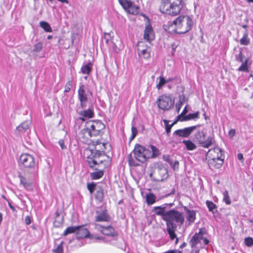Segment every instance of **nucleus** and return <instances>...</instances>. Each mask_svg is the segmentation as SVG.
I'll return each mask as SVG.
<instances>
[{
    "label": "nucleus",
    "mask_w": 253,
    "mask_h": 253,
    "mask_svg": "<svg viewBox=\"0 0 253 253\" xmlns=\"http://www.w3.org/2000/svg\"><path fill=\"white\" fill-rule=\"evenodd\" d=\"M80 114L83 117L80 118V119L83 121H84L85 119L92 118L94 115V113L92 110H91L90 108H89L87 110L81 111Z\"/></svg>",
    "instance_id": "obj_22"
},
{
    "label": "nucleus",
    "mask_w": 253,
    "mask_h": 253,
    "mask_svg": "<svg viewBox=\"0 0 253 253\" xmlns=\"http://www.w3.org/2000/svg\"><path fill=\"white\" fill-rule=\"evenodd\" d=\"M240 42L241 44L247 45L250 43V39L248 38V34L247 31L244 33L243 38L240 40Z\"/></svg>",
    "instance_id": "obj_32"
},
{
    "label": "nucleus",
    "mask_w": 253,
    "mask_h": 253,
    "mask_svg": "<svg viewBox=\"0 0 253 253\" xmlns=\"http://www.w3.org/2000/svg\"><path fill=\"white\" fill-rule=\"evenodd\" d=\"M168 161L170 164L171 168L174 169H178L179 166V162L175 161L173 163L172 161H169L168 160H166Z\"/></svg>",
    "instance_id": "obj_47"
},
{
    "label": "nucleus",
    "mask_w": 253,
    "mask_h": 253,
    "mask_svg": "<svg viewBox=\"0 0 253 253\" xmlns=\"http://www.w3.org/2000/svg\"><path fill=\"white\" fill-rule=\"evenodd\" d=\"M139 54L143 55L144 58H148L150 56L149 53H148L146 49H143L140 51Z\"/></svg>",
    "instance_id": "obj_51"
},
{
    "label": "nucleus",
    "mask_w": 253,
    "mask_h": 253,
    "mask_svg": "<svg viewBox=\"0 0 253 253\" xmlns=\"http://www.w3.org/2000/svg\"><path fill=\"white\" fill-rule=\"evenodd\" d=\"M95 228L100 231L103 234L107 236L115 237L117 235V233L115 231L113 227L108 226L103 227L100 224H96Z\"/></svg>",
    "instance_id": "obj_13"
},
{
    "label": "nucleus",
    "mask_w": 253,
    "mask_h": 253,
    "mask_svg": "<svg viewBox=\"0 0 253 253\" xmlns=\"http://www.w3.org/2000/svg\"><path fill=\"white\" fill-rule=\"evenodd\" d=\"M95 216V221L97 222H108L110 220V217L106 211H103L101 212H96Z\"/></svg>",
    "instance_id": "obj_16"
},
{
    "label": "nucleus",
    "mask_w": 253,
    "mask_h": 253,
    "mask_svg": "<svg viewBox=\"0 0 253 253\" xmlns=\"http://www.w3.org/2000/svg\"><path fill=\"white\" fill-rule=\"evenodd\" d=\"M105 148V143H97L94 150H90L91 154L90 156L94 159L97 160L98 161H100V157L105 156V154L104 152V150Z\"/></svg>",
    "instance_id": "obj_10"
},
{
    "label": "nucleus",
    "mask_w": 253,
    "mask_h": 253,
    "mask_svg": "<svg viewBox=\"0 0 253 253\" xmlns=\"http://www.w3.org/2000/svg\"><path fill=\"white\" fill-rule=\"evenodd\" d=\"M42 49V43L41 42L36 43L33 47L32 52L36 53L40 52Z\"/></svg>",
    "instance_id": "obj_36"
},
{
    "label": "nucleus",
    "mask_w": 253,
    "mask_h": 253,
    "mask_svg": "<svg viewBox=\"0 0 253 253\" xmlns=\"http://www.w3.org/2000/svg\"><path fill=\"white\" fill-rule=\"evenodd\" d=\"M199 117V112L198 111L195 112V113L189 114L187 116H186V120H192L196 118H198Z\"/></svg>",
    "instance_id": "obj_44"
},
{
    "label": "nucleus",
    "mask_w": 253,
    "mask_h": 253,
    "mask_svg": "<svg viewBox=\"0 0 253 253\" xmlns=\"http://www.w3.org/2000/svg\"><path fill=\"white\" fill-rule=\"evenodd\" d=\"M92 66V65L90 62L84 65L81 69L82 73L84 74L89 75L91 71Z\"/></svg>",
    "instance_id": "obj_30"
},
{
    "label": "nucleus",
    "mask_w": 253,
    "mask_h": 253,
    "mask_svg": "<svg viewBox=\"0 0 253 253\" xmlns=\"http://www.w3.org/2000/svg\"><path fill=\"white\" fill-rule=\"evenodd\" d=\"M131 131H132V138H134L137 134V129L135 127L132 126L131 128Z\"/></svg>",
    "instance_id": "obj_57"
},
{
    "label": "nucleus",
    "mask_w": 253,
    "mask_h": 253,
    "mask_svg": "<svg viewBox=\"0 0 253 253\" xmlns=\"http://www.w3.org/2000/svg\"><path fill=\"white\" fill-rule=\"evenodd\" d=\"M238 159L242 162H244V158L243 155L242 153H239L237 155Z\"/></svg>",
    "instance_id": "obj_58"
},
{
    "label": "nucleus",
    "mask_w": 253,
    "mask_h": 253,
    "mask_svg": "<svg viewBox=\"0 0 253 253\" xmlns=\"http://www.w3.org/2000/svg\"><path fill=\"white\" fill-rule=\"evenodd\" d=\"M72 84V83L71 81L68 82V83L65 85V90H64L65 92H68L71 90Z\"/></svg>",
    "instance_id": "obj_50"
},
{
    "label": "nucleus",
    "mask_w": 253,
    "mask_h": 253,
    "mask_svg": "<svg viewBox=\"0 0 253 253\" xmlns=\"http://www.w3.org/2000/svg\"><path fill=\"white\" fill-rule=\"evenodd\" d=\"M19 160L23 166L29 170L30 174H35L37 172L38 166L32 155L28 153L22 154Z\"/></svg>",
    "instance_id": "obj_4"
},
{
    "label": "nucleus",
    "mask_w": 253,
    "mask_h": 253,
    "mask_svg": "<svg viewBox=\"0 0 253 253\" xmlns=\"http://www.w3.org/2000/svg\"><path fill=\"white\" fill-rule=\"evenodd\" d=\"M182 7L181 0H163L159 9L162 13L176 15L179 14Z\"/></svg>",
    "instance_id": "obj_2"
},
{
    "label": "nucleus",
    "mask_w": 253,
    "mask_h": 253,
    "mask_svg": "<svg viewBox=\"0 0 253 253\" xmlns=\"http://www.w3.org/2000/svg\"><path fill=\"white\" fill-rule=\"evenodd\" d=\"M167 225V230L168 232L175 231L176 229V225L173 222L169 220H165Z\"/></svg>",
    "instance_id": "obj_28"
},
{
    "label": "nucleus",
    "mask_w": 253,
    "mask_h": 253,
    "mask_svg": "<svg viewBox=\"0 0 253 253\" xmlns=\"http://www.w3.org/2000/svg\"><path fill=\"white\" fill-rule=\"evenodd\" d=\"M206 205L210 211L214 213L215 211H216L217 206L212 202L207 201Z\"/></svg>",
    "instance_id": "obj_33"
},
{
    "label": "nucleus",
    "mask_w": 253,
    "mask_h": 253,
    "mask_svg": "<svg viewBox=\"0 0 253 253\" xmlns=\"http://www.w3.org/2000/svg\"><path fill=\"white\" fill-rule=\"evenodd\" d=\"M103 175V171L102 170L92 172L90 174L91 178L94 180L99 179L102 177Z\"/></svg>",
    "instance_id": "obj_35"
},
{
    "label": "nucleus",
    "mask_w": 253,
    "mask_h": 253,
    "mask_svg": "<svg viewBox=\"0 0 253 253\" xmlns=\"http://www.w3.org/2000/svg\"><path fill=\"white\" fill-rule=\"evenodd\" d=\"M103 161V160L101 159L100 161H98L97 160L93 158L90 156L87 158L86 162L88 164L89 166L92 168L95 165H98L99 163H102Z\"/></svg>",
    "instance_id": "obj_25"
},
{
    "label": "nucleus",
    "mask_w": 253,
    "mask_h": 253,
    "mask_svg": "<svg viewBox=\"0 0 253 253\" xmlns=\"http://www.w3.org/2000/svg\"><path fill=\"white\" fill-rule=\"evenodd\" d=\"M40 26L46 32H51L52 29L49 24L45 21H41L40 23Z\"/></svg>",
    "instance_id": "obj_34"
},
{
    "label": "nucleus",
    "mask_w": 253,
    "mask_h": 253,
    "mask_svg": "<svg viewBox=\"0 0 253 253\" xmlns=\"http://www.w3.org/2000/svg\"><path fill=\"white\" fill-rule=\"evenodd\" d=\"M183 104V100H181V98H180V99L178 101V102L177 103H176L175 105V108H176V112L177 113H179Z\"/></svg>",
    "instance_id": "obj_48"
},
{
    "label": "nucleus",
    "mask_w": 253,
    "mask_h": 253,
    "mask_svg": "<svg viewBox=\"0 0 253 253\" xmlns=\"http://www.w3.org/2000/svg\"><path fill=\"white\" fill-rule=\"evenodd\" d=\"M78 97L80 102L81 106L84 108L86 106L87 97L86 87L83 84H80L78 91Z\"/></svg>",
    "instance_id": "obj_11"
},
{
    "label": "nucleus",
    "mask_w": 253,
    "mask_h": 253,
    "mask_svg": "<svg viewBox=\"0 0 253 253\" xmlns=\"http://www.w3.org/2000/svg\"><path fill=\"white\" fill-rule=\"evenodd\" d=\"M58 143L60 145L62 149H64L66 148V146L64 145V142L63 140L60 139L58 141Z\"/></svg>",
    "instance_id": "obj_55"
},
{
    "label": "nucleus",
    "mask_w": 253,
    "mask_h": 253,
    "mask_svg": "<svg viewBox=\"0 0 253 253\" xmlns=\"http://www.w3.org/2000/svg\"><path fill=\"white\" fill-rule=\"evenodd\" d=\"M30 125V122L29 121H25L17 127L16 131L19 133L25 132L29 129Z\"/></svg>",
    "instance_id": "obj_23"
},
{
    "label": "nucleus",
    "mask_w": 253,
    "mask_h": 253,
    "mask_svg": "<svg viewBox=\"0 0 253 253\" xmlns=\"http://www.w3.org/2000/svg\"><path fill=\"white\" fill-rule=\"evenodd\" d=\"M50 1H52V0H49ZM58 1L63 2V3H68L67 0H58Z\"/></svg>",
    "instance_id": "obj_62"
},
{
    "label": "nucleus",
    "mask_w": 253,
    "mask_h": 253,
    "mask_svg": "<svg viewBox=\"0 0 253 253\" xmlns=\"http://www.w3.org/2000/svg\"><path fill=\"white\" fill-rule=\"evenodd\" d=\"M18 177L20 179V183L25 187V188L28 190H32L31 183L28 182L25 177L21 174H19Z\"/></svg>",
    "instance_id": "obj_24"
},
{
    "label": "nucleus",
    "mask_w": 253,
    "mask_h": 253,
    "mask_svg": "<svg viewBox=\"0 0 253 253\" xmlns=\"http://www.w3.org/2000/svg\"><path fill=\"white\" fill-rule=\"evenodd\" d=\"M242 62V64L239 67L238 70L239 71L248 72V68L251 64V63H249V59L245 58V60Z\"/></svg>",
    "instance_id": "obj_26"
},
{
    "label": "nucleus",
    "mask_w": 253,
    "mask_h": 253,
    "mask_svg": "<svg viewBox=\"0 0 253 253\" xmlns=\"http://www.w3.org/2000/svg\"><path fill=\"white\" fill-rule=\"evenodd\" d=\"M168 233L169 235V237L171 239V240H173L176 238V234H175V231H171L168 232Z\"/></svg>",
    "instance_id": "obj_53"
},
{
    "label": "nucleus",
    "mask_w": 253,
    "mask_h": 253,
    "mask_svg": "<svg viewBox=\"0 0 253 253\" xmlns=\"http://www.w3.org/2000/svg\"><path fill=\"white\" fill-rule=\"evenodd\" d=\"M165 218V220H169L171 222L175 221L181 224L183 223L184 220L183 214L174 210H170L167 211V216Z\"/></svg>",
    "instance_id": "obj_9"
},
{
    "label": "nucleus",
    "mask_w": 253,
    "mask_h": 253,
    "mask_svg": "<svg viewBox=\"0 0 253 253\" xmlns=\"http://www.w3.org/2000/svg\"><path fill=\"white\" fill-rule=\"evenodd\" d=\"M183 143L185 145L186 149L188 150H193L196 148V145L191 140H183Z\"/></svg>",
    "instance_id": "obj_31"
},
{
    "label": "nucleus",
    "mask_w": 253,
    "mask_h": 253,
    "mask_svg": "<svg viewBox=\"0 0 253 253\" xmlns=\"http://www.w3.org/2000/svg\"><path fill=\"white\" fill-rule=\"evenodd\" d=\"M175 189H174V188L172 189L171 191L169 193L167 194V195H166V197H168V196H170L171 195H173L175 193Z\"/></svg>",
    "instance_id": "obj_59"
},
{
    "label": "nucleus",
    "mask_w": 253,
    "mask_h": 253,
    "mask_svg": "<svg viewBox=\"0 0 253 253\" xmlns=\"http://www.w3.org/2000/svg\"><path fill=\"white\" fill-rule=\"evenodd\" d=\"M223 201L227 204L230 205L231 204L230 198L228 194V192L225 190L223 193Z\"/></svg>",
    "instance_id": "obj_38"
},
{
    "label": "nucleus",
    "mask_w": 253,
    "mask_h": 253,
    "mask_svg": "<svg viewBox=\"0 0 253 253\" xmlns=\"http://www.w3.org/2000/svg\"><path fill=\"white\" fill-rule=\"evenodd\" d=\"M156 197L152 193H149L146 195V201L148 205H151L156 202Z\"/></svg>",
    "instance_id": "obj_27"
},
{
    "label": "nucleus",
    "mask_w": 253,
    "mask_h": 253,
    "mask_svg": "<svg viewBox=\"0 0 253 253\" xmlns=\"http://www.w3.org/2000/svg\"><path fill=\"white\" fill-rule=\"evenodd\" d=\"M194 135V139H196L201 146L204 148H208L213 143V139L212 137H208L206 140V131L205 129H200Z\"/></svg>",
    "instance_id": "obj_6"
},
{
    "label": "nucleus",
    "mask_w": 253,
    "mask_h": 253,
    "mask_svg": "<svg viewBox=\"0 0 253 253\" xmlns=\"http://www.w3.org/2000/svg\"><path fill=\"white\" fill-rule=\"evenodd\" d=\"M159 82L157 85V87L158 89H160L166 83H167L166 80L163 77L160 76L159 78Z\"/></svg>",
    "instance_id": "obj_42"
},
{
    "label": "nucleus",
    "mask_w": 253,
    "mask_h": 253,
    "mask_svg": "<svg viewBox=\"0 0 253 253\" xmlns=\"http://www.w3.org/2000/svg\"><path fill=\"white\" fill-rule=\"evenodd\" d=\"M158 152V149L153 145H151L149 149L138 144L135 145L132 152L135 160L141 163H144L147 159L155 157Z\"/></svg>",
    "instance_id": "obj_1"
},
{
    "label": "nucleus",
    "mask_w": 253,
    "mask_h": 253,
    "mask_svg": "<svg viewBox=\"0 0 253 253\" xmlns=\"http://www.w3.org/2000/svg\"><path fill=\"white\" fill-rule=\"evenodd\" d=\"M236 133L235 130L234 129H231L229 131L228 135L230 138H232L235 135Z\"/></svg>",
    "instance_id": "obj_52"
},
{
    "label": "nucleus",
    "mask_w": 253,
    "mask_h": 253,
    "mask_svg": "<svg viewBox=\"0 0 253 253\" xmlns=\"http://www.w3.org/2000/svg\"><path fill=\"white\" fill-rule=\"evenodd\" d=\"M166 207L157 206L153 207L152 211L157 215L161 216L162 219L165 220V217L167 216V211H165Z\"/></svg>",
    "instance_id": "obj_19"
},
{
    "label": "nucleus",
    "mask_w": 253,
    "mask_h": 253,
    "mask_svg": "<svg viewBox=\"0 0 253 253\" xmlns=\"http://www.w3.org/2000/svg\"><path fill=\"white\" fill-rule=\"evenodd\" d=\"M202 241L205 245H207L209 243V241L207 238H203Z\"/></svg>",
    "instance_id": "obj_60"
},
{
    "label": "nucleus",
    "mask_w": 253,
    "mask_h": 253,
    "mask_svg": "<svg viewBox=\"0 0 253 253\" xmlns=\"http://www.w3.org/2000/svg\"><path fill=\"white\" fill-rule=\"evenodd\" d=\"M123 7L128 13L133 15L137 14L139 12V7L130 0H118Z\"/></svg>",
    "instance_id": "obj_8"
},
{
    "label": "nucleus",
    "mask_w": 253,
    "mask_h": 253,
    "mask_svg": "<svg viewBox=\"0 0 253 253\" xmlns=\"http://www.w3.org/2000/svg\"><path fill=\"white\" fill-rule=\"evenodd\" d=\"M246 58L245 56L243 55L242 51L240 50L239 53L235 55V59L237 61L241 62L245 60Z\"/></svg>",
    "instance_id": "obj_41"
},
{
    "label": "nucleus",
    "mask_w": 253,
    "mask_h": 253,
    "mask_svg": "<svg viewBox=\"0 0 253 253\" xmlns=\"http://www.w3.org/2000/svg\"><path fill=\"white\" fill-rule=\"evenodd\" d=\"M158 107L164 111L171 109L174 103V100L170 96L162 95L157 100Z\"/></svg>",
    "instance_id": "obj_7"
},
{
    "label": "nucleus",
    "mask_w": 253,
    "mask_h": 253,
    "mask_svg": "<svg viewBox=\"0 0 253 253\" xmlns=\"http://www.w3.org/2000/svg\"><path fill=\"white\" fill-rule=\"evenodd\" d=\"M206 156L209 158L213 157H215L216 159H224V158L222 150L218 147H214L213 149H210Z\"/></svg>",
    "instance_id": "obj_14"
},
{
    "label": "nucleus",
    "mask_w": 253,
    "mask_h": 253,
    "mask_svg": "<svg viewBox=\"0 0 253 253\" xmlns=\"http://www.w3.org/2000/svg\"><path fill=\"white\" fill-rule=\"evenodd\" d=\"M55 214H56V220L57 219V218H58V217L59 216V213L58 211H57L56 212H55Z\"/></svg>",
    "instance_id": "obj_64"
},
{
    "label": "nucleus",
    "mask_w": 253,
    "mask_h": 253,
    "mask_svg": "<svg viewBox=\"0 0 253 253\" xmlns=\"http://www.w3.org/2000/svg\"><path fill=\"white\" fill-rule=\"evenodd\" d=\"M203 235V231L200 229L199 232L196 233L190 241L192 246H196L198 243H201L204 238Z\"/></svg>",
    "instance_id": "obj_17"
},
{
    "label": "nucleus",
    "mask_w": 253,
    "mask_h": 253,
    "mask_svg": "<svg viewBox=\"0 0 253 253\" xmlns=\"http://www.w3.org/2000/svg\"><path fill=\"white\" fill-rule=\"evenodd\" d=\"M105 128V125L100 121H89L87 123L86 131L90 137L99 135Z\"/></svg>",
    "instance_id": "obj_5"
},
{
    "label": "nucleus",
    "mask_w": 253,
    "mask_h": 253,
    "mask_svg": "<svg viewBox=\"0 0 253 253\" xmlns=\"http://www.w3.org/2000/svg\"><path fill=\"white\" fill-rule=\"evenodd\" d=\"M209 159L208 165L210 169H219L223 165L224 159H216L215 157Z\"/></svg>",
    "instance_id": "obj_15"
},
{
    "label": "nucleus",
    "mask_w": 253,
    "mask_h": 253,
    "mask_svg": "<svg viewBox=\"0 0 253 253\" xmlns=\"http://www.w3.org/2000/svg\"><path fill=\"white\" fill-rule=\"evenodd\" d=\"M63 242H61L59 245H58L56 249L53 250V253H63Z\"/></svg>",
    "instance_id": "obj_43"
},
{
    "label": "nucleus",
    "mask_w": 253,
    "mask_h": 253,
    "mask_svg": "<svg viewBox=\"0 0 253 253\" xmlns=\"http://www.w3.org/2000/svg\"><path fill=\"white\" fill-rule=\"evenodd\" d=\"M198 127H201V126L197 125L177 129L173 132V135L182 137H188L193 131L197 129Z\"/></svg>",
    "instance_id": "obj_12"
},
{
    "label": "nucleus",
    "mask_w": 253,
    "mask_h": 253,
    "mask_svg": "<svg viewBox=\"0 0 253 253\" xmlns=\"http://www.w3.org/2000/svg\"><path fill=\"white\" fill-rule=\"evenodd\" d=\"M110 34L105 33L104 34V39L106 40V43L107 44H109L110 41H109V38H110Z\"/></svg>",
    "instance_id": "obj_56"
},
{
    "label": "nucleus",
    "mask_w": 253,
    "mask_h": 253,
    "mask_svg": "<svg viewBox=\"0 0 253 253\" xmlns=\"http://www.w3.org/2000/svg\"><path fill=\"white\" fill-rule=\"evenodd\" d=\"M128 162L129 165L131 167H136L139 165L132 158L131 154H130L128 156Z\"/></svg>",
    "instance_id": "obj_39"
},
{
    "label": "nucleus",
    "mask_w": 253,
    "mask_h": 253,
    "mask_svg": "<svg viewBox=\"0 0 253 253\" xmlns=\"http://www.w3.org/2000/svg\"><path fill=\"white\" fill-rule=\"evenodd\" d=\"M8 206H9V208H10V209L12 211H15V208L11 204V203L10 202H8Z\"/></svg>",
    "instance_id": "obj_61"
},
{
    "label": "nucleus",
    "mask_w": 253,
    "mask_h": 253,
    "mask_svg": "<svg viewBox=\"0 0 253 253\" xmlns=\"http://www.w3.org/2000/svg\"><path fill=\"white\" fill-rule=\"evenodd\" d=\"M96 185L94 184L93 183H88L87 184V187L88 191L90 193V194H92L95 190Z\"/></svg>",
    "instance_id": "obj_49"
},
{
    "label": "nucleus",
    "mask_w": 253,
    "mask_h": 253,
    "mask_svg": "<svg viewBox=\"0 0 253 253\" xmlns=\"http://www.w3.org/2000/svg\"><path fill=\"white\" fill-rule=\"evenodd\" d=\"M159 170L163 172L167 173L166 169H159Z\"/></svg>",
    "instance_id": "obj_63"
},
{
    "label": "nucleus",
    "mask_w": 253,
    "mask_h": 253,
    "mask_svg": "<svg viewBox=\"0 0 253 253\" xmlns=\"http://www.w3.org/2000/svg\"><path fill=\"white\" fill-rule=\"evenodd\" d=\"M164 122L165 125L167 135H169V134L170 132L171 128L172 127V125L169 124V121L167 120H164Z\"/></svg>",
    "instance_id": "obj_45"
},
{
    "label": "nucleus",
    "mask_w": 253,
    "mask_h": 253,
    "mask_svg": "<svg viewBox=\"0 0 253 253\" xmlns=\"http://www.w3.org/2000/svg\"><path fill=\"white\" fill-rule=\"evenodd\" d=\"M245 243L248 247H251L253 245V239L251 237L246 238Z\"/></svg>",
    "instance_id": "obj_46"
},
{
    "label": "nucleus",
    "mask_w": 253,
    "mask_h": 253,
    "mask_svg": "<svg viewBox=\"0 0 253 253\" xmlns=\"http://www.w3.org/2000/svg\"><path fill=\"white\" fill-rule=\"evenodd\" d=\"M192 19L188 16H180L172 22L175 31L178 34H185L190 31L193 26Z\"/></svg>",
    "instance_id": "obj_3"
},
{
    "label": "nucleus",
    "mask_w": 253,
    "mask_h": 253,
    "mask_svg": "<svg viewBox=\"0 0 253 253\" xmlns=\"http://www.w3.org/2000/svg\"><path fill=\"white\" fill-rule=\"evenodd\" d=\"M155 38V35L152 27L150 25L146 26L144 33V38L148 42H150Z\"/></svg>",
    "instance_id": "obj_18"
},
{
    "label": "nucleus",
    "mask_w": 253,
    "mask_h": 253,
    "mask_svg": "<svg viewBox=\"0 0 253 253\" xmlns=\"http://www.w3.org/2000/svg\"><path fill=\"white\" fill-rule=\"evenodd\" d=\"M89 235V232L86 228H82L79 226L77 230V238L83 239L87 238Z\"/></svg>",
    "instance_id": "obj_20"
},
{
    "label": "nucleus",
    "mask_w": 253,
    "mask_h": 253,
    "mask_svg": "<svg viewBox=\"0 0 253 253\" xmlns=\"http://www.w3.org/2000/svg\"><path fill=\"white\" fill-rule=\"evenodd\" d=\"M79 226H70L66 228L62 235L66 236L67 235L75 233L79 229Z\"/></svg>",
    "instance_id": "obj_29"
},
{
    "label": "nucleus",
    "mask_w": 253,
    "mask_h": 253,
    "mask_svg": "<svg viewBox=\"0 0 253 253\" xmlns=\"http://www.w3.org/2000/svg\"><path fill=\"white\" fill-rule=\"evenodd\" d=\"M95 197L96 199L98 200L100 202H101L104 197V192L102 189H99V190H97L95 194Z\"/></svg>",
    "instance_id": "obj_37"
},
{
    "label": "nucleus",
    "mask_w": 253,
    "mask_h": 253,
    "mask_svg": "<svg viewBox=\"0 0 253 253\" xmlns=\"http://www.w3.org/2000/svg\"><path fill=\"white\" fill-rule=\"evenodd\" d=\"M25 223L26 225H29L31 223V218L29 216H26L25 218Z\"/></svg>",
    "instance_id": "obj_54"
},
{
    "label": "nucleus",
    "mask_w": 253,
    "mask_h": 253,
    "mask_svg": "<svg viewBox=\"0 0 253 253\" xmlns=\"http://www.w3.org/2000/svg\"><path fill=\"white\" fill-rule=\"evenodd\" d=\"M188 112L187 106H185L181 114L177 117V121H186V117H183V115L186 114Z\"/></svg>",
    "instance_id": "obj_40"
},
{
    "label": "nucleus",
    "mask_w": 253,
    "mask_h": 253,
    "mask_svg": "<svg viewBox=\"0 0 253 253\" xmlns=\"http://www.w3.org/2000/svg\"><path fill=\"white\" fill-rule=\"evenodd\" d=\"M186 211V218L190 223H193L196 219V212L194 210H190L185 208Z\"/></svg>",
    "instance_id": "obj_21"
}]
</instances>
